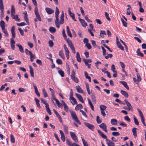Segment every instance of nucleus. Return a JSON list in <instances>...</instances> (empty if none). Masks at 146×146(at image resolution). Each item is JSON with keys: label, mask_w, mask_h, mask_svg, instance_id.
<instances>
[{"label": "nucleus", "mask_w": 146, "mask_h": 146, "mask_svg": "<svg viewBox=\"0 0 146 146\" xmlns=\"http://www.w3.org/2000/svg\"><path fill=\"white\" fill-rule=\"evenodd\" d=\"M105 14L106 18L109 21H110V19L109 17L108 14L106 12H105Z\"/></svg>", "instance_id": "59"}, {"label": "nucleus", "mask_w": 146, "mask_h": 146, "mask_svg": "<svg viewBox=\"0 0 146 146\" xmlns=\"http://www.w3.org/2000/svg\"><path fill=\"white\" fill-rule=\"evenodd\" d=\"M83 61L84 62L86 66H87V64H88V63H91L92 62V60L91 59H83Z\"/></svg>", "instance_id": "31"}, {"label": "nucleus", "mask_w": 146, "mask_h": 146, "mask_svg": "<svg viewBox=\"0 0 146 146\" xmlns=\"http://www.w3.org/2000/svg\"><path fill=\"white\" fill-rule=\"evenodd\" d=\"M104 35H106V34L105 31H100V36L102 37H104Z\"/></svg>", "instance_id": "40"}, {"label": "nucleus", "mask_w": 146, "mask_h": 146, "mask_svg": "<svg viewBox=\"0 0 146 146\" xmlns=\"http://www.w3.org/2000/svg\"><path fill=\"white\" fill-rule=\"evenodd\" d=\"M63 127H64V131L65 133L66 134H68V127L65 125H63Z\"/></svg>", "instance_id": "43"}, {"label": "nucleus", "mask_w": 146, "mask_h": 146, "mask_svg": "<svg viewBox=\"0 0 146 146\" xmlns=\"http://www.w3.org/2000/svg\"><path fill=\"white\" fill-rule=\"evenodd\" d=\"M112 134L114 136H119L120 135V133L119 132L115 131L113 132Z\"/></svg>", "instance_id": "55"}, {"label": "nucleus", "mask_w": 146, "mask_h": 146, "mask_svg": "<svg viewBox=\"0 0 146 146\" xmlns=\"http://www.w3.org/2000/svg\"><path fill=\"white\" fill-rule=\"evenodd\" d=\"M35 102H36V104L37 106V107L38 108H40V104H39V100L37 98H35Z\"/></svg>", "instance_id": "30"}, {"label": "nucleus", "mask_w": 146, "mask_h": 146, "mask_svg": "<svg viewBox=\"0 0 146 146\" xmlns=\"http://www.w3.org/2000/svg\"><path fill=\"white\" fill-rule=\"evenodd\" d=\"M70 100H71L72 101L73 103L71 102V103L72 105H74L75 104H77V102L76 100L74 97L70 99Z\"/></svg>", "instance_id": "42"}, {"label": "nucleus", "mask_w": 146, "mask_h": 146, "mask_svg": "<svg viewBox=\"0 0 146 146\" xmlns=\"http://www.w3.org/2000/svg\"><path fill=\"white\" fill-rule=\"evenodd\" d=\"M84 124L86 127H88L92 131L94 130V126L93 125L86 122H84Z\"/></svg>", "instance_id": "6"}, {"label": "nucleus", "mask_w": 146, "mask_h": 146, "mask_svg": "<svg viewBox=\"0 0 146 146\" xmlns=\"http://www.w3.org/2000/svg\"><path fill=\"white\" fill-rule=\"evenodd\" d=\"M99 126L102 129L106 132H107L108 131L107 129V126L104 123H102L100 125H99Z\"/></svg>", "instance_id": "7"}, {"label": "nucleus", "mask_w": 146, "mask_h": 146, "mask_svg": "<svg viewBox=\"0 0 146 146\" xmlns=\"http://www.w3.org/2000/svg\"><path fill=\"white\" fill-rule=\"evenodd\" d=\"M49 90L50 92H51V95L52 96V97L53 98L54 97V94L55 93L54 91L51 88H49Z\"/></svg>", "instance_id": "44"}, {"label": "nucleus", "mask_w": 146, "mask_h": 146, "mask_svg": "<svg viewBox=\"0 0 146 146\" xmlns=\"http://www.w3.org/2000/svg\"><path fill=\"white\" fill-rule=\"evenodd\" d=\"M0 9L1 12V17H3L4 13L3 11L4 9L3 5V0H0Z\"/></svg>", "instance_id": "4"}, {"label": "nucleus", "mask_w": 146, "mask_h": 146, "mask_svg": "<svg viewBox=\"0 0 146 146\" xmlns=\"http://www.w3.org/2000/svg\"><path fill=\"white\" fill-rule=\"evenodd\" d=\"M84 74L85 76L86 79H88L89 81L90 82H91V77L89 76L88 75V73L87 72H86L85 71L84 72Z\"/></svg>", "instance_id": "37"}, {"label": "nucleus", "mask_w": 146, "mask_h": 146, "mask_svg": "<svg viewBox=\"0 0 146 146\" xmlns=\"http://www.w3.org/2000/svg\"><path fill=\"white\" fill-rule=\"evenodd\" d=\"M56 62L59 64H61L62 63V60L60 59H57L56 60Z\"/></svg>", "instance_id": "61"}, {"label": "nucleus", "mask_w": 146, "mask_h": 146, "mask_svg": "<svg viewBox=\"0 0 146 146\" xmlns=\"http://www.w3.org/2000/svg\"><path fill=\"white\" fill-rule=\"evenodd\" d=\"M100 110H104L106 108V106L104 105H101L100 106Z\"/></svg>", "instance_id": "52"}, {"label": "nucleus", "mask_w": 146, "mask_h": 146, "mask_svg": "<svg viewBox=\"0 0 146 146\" xmlns=\"http://www.w3.org/2000/svg\"><path fill=\"white\" fill-rule=\"evenodd\" d=\"M83 108V106L81 104H79L76 106L75 108V110H79V109H82Z\"/></svg>", "instance_id": "26"}, {"label": "nucleus", "mask_w": 146, "mask_h": 146, "mask_svg": "<svg viewBox=\"0 0 146 146\" xmlns=\"http://www.w3.org/2000/svg\"><path fill=\"white\" fill-rule=\"evenodd\" d=\"M101 47L102 50V54L103 55L105 56L106 54V50L103 46H102Z\"/></svg>", "instance_id": "49"}, {"label": "nucleus", "mask_w": 146, "mask_h": 146, "mask_svg": "<svg viewBox=\"0 0 146 146\" xmlns=\"http://www.w3.org/2000/svg\"><path fill=\"white\" fill-rule=\"evenodd\" d=\"M117 44L118 48H120L121 50H124V48L119 41H117Z\"/></svg>", "instance_id": "21"}, {"label": "nucleus", "mask_w": 146, "mask_h": 146, "mask_svg": "<svg viewBox=\"0 0 146 146\" xmlns=\"http://www.w3.org/2000/svg\"><path fill=\"white\" fill-rule=\"evenodd\" d=\"M117 120L115 119H113L111 120V123L113 125H116L117 124Z\"/></svg>", "instance_id": "23"}, {"label": "nucleus", "mask_w": 146, "mask_h": 146, "mask_svg": "<svg viewBox=\"0 0 146 146\" xmlns=\"http://www.w3.org/2000/svg\"><path fill=\"white\" fill-rule=\"evenodd\" d=\"M16 46L19 47V50L21 52H24L23 49L21 45L20 44H17Z\"/></svg>", "instance_id": "35"}, {"label": "nucleus", "mask_w": 146, "mask_h": 146, "mask_svg": "<svg viewBox=\"0 0 146 146\" xmlns=\"http://www.w3.org/2000/svg\"><path fill=\"white\" fill-rule=\"evenodd\" d=\"M124 119L125 121H126L129 122L131 121V119L130 118L127 116H125L124 117Z\"/></svg>", "instance_id": "58"}, {"label": "nucleus", "mask_w": 146, "mask_h": 146, "mask_svg": "<svg viewBox=\"0 0 146 146\" xmlns=\"http://www.w3.org/2000/svg\"><path fill=\"white\" fill-rule=\"evenodd\" d=\"M45 10L47 13L49 14H51L54 12V10L52 9L47 7L45 8Z\"/></svg>", "instance_id": "13"}, {"label": "nucleus", "mask_w": 146, "mask_h": 146, "mask_svg": "<svg viewBox=\"0 0 146 146\" xmlns=\"http://www.w3.org/2000/svg\"><path fill=\"white\" fill-rule=\"evenodd\" d=\"M29 68L30 69V74L32 77H34V72L33 70V68H32V67L31 66L29 65Z\"/></svg>", "instance_id": "34"}, {"label": "nucleus", "mask_w": 146, "mask_h": 146, "mask_svg": "<svg viewBox=\"0 0 146 146\" xmlns=\"http://www.w3.org/2000/svg\"><path fill=\"white\" fill-rule=\"evenodd\" d=\"M33 86L35 89V94L38 96L40 97V94L38 91V90L36 85L34 84H33Z\"/></svg>", "instance_id": "18"}, {"label": "nucleus", "mask_w": 146, "mask_h": 146, "mask_svg": "<svg viewBox=\"0 0 146 146\" xmlns=\"http://www.w3.org/2000/svg\"><path fill=\"white\" fill-rule=\"evenodd\" d=\"M133 119L135 124L137 125H138L139 124V121L134 116L133 117Z\"/></svg>", "instance_id": "45"}, {"label": "nucleus", "mask_w": 146, "mask_h": 146, "mask_svg": "<svg viewBox=\"0 0 146 146\" xmlns=\"http://www.w3.org/2000/svg\"><path fill=\"white\" fill-rule=\"evenodd\" d=\"M59 132H60V133L61 136V139L62 140V141L64 142L65 141V137L64 134L62 131L61 130H59Z\"/></svg>", "instance_id": "14"}, {"label": "nucleus", "mask_w": 146, "mask_h": 146, "mask_svg": "<svg viewBox=\"0 0 146 146\" xmlns=\"http://www.w3.org/2000/svg\"><path fill=\"white\" fill-rule=\"evenodd\" d=\"M121 20L122 22L123 25L125 27H127V23L122 18L121 19Z\"/></svg>", "instance_id": "48"}, {"label": "nucleus", "mask_w": 146, "mask_h": 146, "mask_svg": "<svg viewBox=\"0 0 146 146\" xmlns=\"http://www.w3.org/2000/svg\"><path fill=\"white\" fill-rule=\"evenodd\" d=\"M66 29L67 30V33L68 36L70 37H72V35L71 34V32L70 30L69 27L68 26H66Z\"/></svg>", "instance_id": "28"}, {"label": "nucleus", "mask_w": 146, "mask_h": 146, "mask_svg": "<svg viewBox=\"0 0 146 146\" xmlns=\"http://www.w3.org/2000/svg\"><path fill=\"white\" fill-rule=\"evenodd\" d=\"M111 70L113 72H116L115 70V67L114 64H112L111 66Z\"/></svg>", "instance_id": "64"}, {"label": "nucleus", "mask_w": 146, "mask_h": 146, "mask_svg": "<svg viewBox=\"0 0 146 146\" xmlns=\"http://www.w3.org/2000/svg\"><path fill=\"white\" fill-rule=\"evenodd\" d=\"M76 58L78 62H81V58L80 57V54L78 52H77L76 53Z\"/></svg>", "instance_id": "33"}, {"label": "nucleus", "mask_w": 146, "mask_h": 146, "mask_svg": "<svg viewBox=\"0 0 146 146\" xmlns=\"http://www.w3.org/2000/svg\"><path fill=\"white\" fill-rule=\"evenodd\" d=\"M70 113L73 119L76 121L80 125L81 124V122L78 119L75 112L74 111H72L70 112Z\"/></svg>", "instance_id": "2"}, {"label": "nucleus", "mask_w": 146, "mask_h": 146, "mask_svg": "<svg viewBox=\"0 0 146 146\" xmlns=\"http://www.w3.org/2000/svg\"><path fill=\"white\" fill-rule=\"evenodd\" d=\"M92 100L93 102L96 103V100L94 94H92L91 96Z\"/></svg>", "instance_id": "29"}, {"label": "nucleus", "mask_w": 146, "mask_h": 146, "mask_svg": "<svg viewBox=\"0 0 146 146\" xmlns=\"http://www.w3.org/2000/svg\"><path fill=\"white\" fill-rule=\"evenodd\" d=\"M65 50V54L67 59L69 58V51L68 48L66 47V44H64L63 46Z\"/></svg>", "instance_id": "5"}, {"label": "nucleus", "mask_w": 146, "mask_h": 146, "mask_svg": "<svg viewBox=\"0 0 146 146\" xmlns=\"http://www.w3.org/2000/svg\"><path fill=\"white\" fill-rule=\"evenodd\" d=\"M76 83H77L79 82V80L77 78L75 77V76L71 78Z\"/></svg>", "instance_id": "54"}, {"label": "nucleus", "mask_w": 146, "mask_h": 146, "mask_svg": "<svg viewBox=\"0 0 146 146\" xmlns=\"http://www.w3.org/2000/svg\"><path fill=\"white\" fill-rule=\"evenodd\" d=\"M0 26L1 29L5 28V23L3 21H1L0 22Z\"/></svg>", "instance_id": "38"}, {"label": "nucleus", "mask_w": 146, "mask_h": 146, "mask_svg": "<svg viewBox=\"0 0 146 146\" xmlns=\"http://www.w3.org/2000/svg\"><path fill=\"white\" fill-rule=\"evenodd\" d=\"M70 135L71 137L73 140L76 142H78V140L77 139V137L75 133L74 132L71 131L70 132Z\"/></svg>", "instance_id": "3"}, {"label": "nucleus", "mask_w": 146, "mask_h": 146, "mask_svg": "<svg viewBox=\"0 0 146 146\" xmlns=\"http://www.w3.org/2000/svg\"><path fill=\"white\" fill-rule=\"evenodd\" d=\"M68 12L69 15L71 17L72 19L75 21H76V20L74 14L72 13L70 11V7L68 8Z\"/></svg>", "instance_id": "9"}, {"label": "nucleus", "mask_w": 146, "mask_h": 146, "mask_svg": "<svg viewBox=\"0 0 146 146\" xmlns=\"http://www.w3.org/2000/svg\"><path fill=\"white\" fill-rule=\"evenodd\" d=\"M79 19L80 22L83 27H86L87 26V24L84 20L80 18H79Z\"/></svg>", "instance_id": "12"}, {"label": "nucleus", "mask_w": 146, "mask_h": 146, "mask_svg": "<svg viewBox=\"0 0 146 146\" xmlns=\"http://www.w3.org/2000/svg\"><path fill=\"white\" fill-rule=\"evenodd\" d=\"M49 31L51 33H54L56 31L55 29L53 27H50L49 29Z\"/></svg>", "instance_id": "39"}, {"label": "nucleus", "mask_w": 146, "mask_h": 146, "mask_svg": "<svg viewBox=\"0 0 146 146\" xmlns=\"http://www.w3.org/2000/svg\"><path fill=\"white\" fill-rule=\"evenodd\" d=\"M59 55L60 56V57L64 59L65 58V56L64 54L63 53L62 50H61L59 51Z\"/></svg>", "instance_id": "32"}, {"label": "nucleus", "mask_w": 146, "mask_h": 146, "mask_svg": "<svg viewBox=\"0 0 146 146\" xmlns=\"http://www.w3.org/2000/svg\"><path fill=\"white\" fill-rule=\"evenodd\" d=\"M15 27L14 26H13L11 29V32L12 34V38H15Z\"/></svg>", "instance_id": "11"}, {"label": "nucleus", "mask_w": 146, "mask_h": 146, "mask_svg": "<svg viewBox=\"0 0 146 146\" xmlns=\"http://www.w3.org/2000/svg\"><path fill=\"white\" fill-rule=\"evenodd\" d=\"M124 101L125 102L127 106V108L128 109V111L130 110H132L133 107L130 103H129L126 99H125L124 100Z\"/></svg>", "instance_id": "8"}, {"label": "nucleus", "mask_w": 146, "mask_h": 146, "mask_svg": "<svg viewBox=\"0 0 146 146\" xmlns=\"http://www.w3.org/2000/svg\"><path fill=\"white\" fill-rule=\"evenodd\" d=\"M76 88L77 91L78 92L81 93H83L84 91L79 86H76Z\"/></svg>", "instance_id": "17"}, {"label": "nucleus", "mask_w": 146, "mask_h": 146, "mask_svg": "<svg viewBox=\"0 0 146 146\" xmlns=\"http://www.w3.org/2000/svg\"><path fill=\"white\" fill-rule=\"evenodd\" d=\"M17 25L18 26H23L26 25V24L25 22H23L20 23H17Z\"/></svg>", "instance_id": "57"}, {"label": "nucleus", "mask_w": 146, "mask_h": 146, "mask_svg": "<svg viewBox=\"0 0 146 146\" xmlns=\"http://www.w3.org/2000/svg\"><path fill=\"white\" fill-rule=\"evenodd\" d=\"M136 128L133 127L132 128V131L134 137L136 138L137 137V133L136 131Z\"/></svg>", "instance_id": "24"}, {"label": "nucleus", "mask_w": 146, "mask_h": 146, "mask_svg": "<svg viewBox=\"0 0 146 146\" xmlns=\"http://www.w3.org/2000/svg\"><path fill=\"white\" fill-rule=\"evenodd\" d=\"M107 144L108 146H114L115 143H114L112 142L111 141L109 140H108V141H106Z\"/></svg>", "instance_id": "19"}, {"label": "nucleus", "mask_w": 146, "mask_h": 146, "mask_svg": "<svg viewBox=\"0 0 146 146\" xmlns=\"http://www.w3.org/2000/svg\"><path fill=\"white\" fill-rule=\"evenodd\" d=\"M2 30L3 32L4 33L5 36L6 37H8L9 35L6 29H5V28L2 29Z\"/></svg>", "instance_id": "36"}, {"label": "nucleus", "mask_w": 146, "mask_h": 146, "mask_svg": "<svg viewBox=\"0 0 146 146\" xmlns=\"http://www.w3.org/2000/svg\"><path fill=\"white\" fill-rule=\"evenodd\" d=\"M13 19H14L15 21L19 22L20 20V19L18 17V15H14L12 16H11Z\"/></svg>", "instance_id": "27"}, {"label": "nucleus", "mask_w": 146, "mask_h": 146, "mask_svg": "<svg viewBox=\"0 0 146 146\" xmlns=\"http://www.w3.org/2000/svg\"><path fill=\"white\" fill-rule=\"evenodd\" d=\"M76 95L77 98L80 102L82 103H84V102L83 98L80 95L76 93Z\"/></svg>", "instance_id": "15"}, {"label": "nucleus", "mask_w": 146, "mask_h": 146, "mask_svg": "<svg viewBox=\"0 0 146 146\" xmlns=\"http://www.w3.org/2000/svg\"><path fill=\"white\" fill-rule=\"evenodd\" d=\"M137 55L138 56L141 57H143L144 56L143 54L141 53L140 51V49L139 48L137 49L136 51Z\"/></svg>", "instance_id": "22"}, {"label": "nucleus", "mask_w": 146, "mask_h": 146, "mask_svg": "<svg viewBox=\"0 0 146 146\" xmlns=\"http://www.w3.org/2000/svg\"><path fill=\"white\" fill-rule=\"evenodd\" d=\"M97 131L100 135L102 138L106 139V141L108 140V139H107V136L103 134L100 130L98 129Z\"/></svg>", "instance_id": "10"}, {"label": "nucleus", "mask_w": 146, "mask_h": 146, "mask_svg": "<svg viewBox=\"0 0 146 146\" xmlns=\"http://www.w3.org/2000/svg\"><path fill=\"white\" fill-rule=\"evenodd\" d=\"M59 13V10L58 7H56L55 13L56 19L55 20V23L56 26L58 28L60 27V24H63L64 21V14L63 11H62V14L60 17V22L58 19V15Z\"/></svg>", "instance_id": "1"}, {"label": "nucleus", "mask_w": 146, "mask_h": 146, "mask_svg": "<svg viewBox=\"0 0 146 146\" xmlns=\"http://www.w3.org/2000/svg\"><path fill=\"white\" fill-rule=\"evenodd\" d=\"M64 110L66 112L68 111V107L67 105L66 104L64 105Z\"/></svg>", "instance_id": "62"}, {"label": "nucleus", "mask_w": 146, "mask_h": 146, "mask_svg": "<svg viewBox=\"0 0 146 146\" xmlns=\"http://www.w3.org/2000/svg\"><path fill=\"white\" fill-rule=\"evenodd\" d=\"M120 40L123 44V46H125V48L126 50V51L128 52V48L127 47V46L125 44V42L124 41H123L122 40H121V39Z\"/></svg>", "instance_id": "46"}, {"label": "nucleus", "mask_w": 146, "mask_h": 146, "mask_svg": "<svg viewBox=\"0 0 146 146\" xmlns=\"http://www.w3.org/2000/svg\"><path fill=\"white\" fill-rule=\"evenodd\" d=\"M11 16H12L14 15H15V7L13 5H12L11 6Z\"/></svg>", "instance_id": "20"}, {"label": "nucleus", "mask_w": 146, "mask_h": 146, "mask_svg": "<svg viewBox=\"0 0 146 146\" xmlns=\"http://www.w3.org/2000/svg\"><path fill=\"white\" fill-rule=\"evenodd\" d=\"M85 46L89 49H90L92 48V46L89 43H86V44Z\"/></svg>", "instance_id": "60"}, {"label": "nucleus", "mask_w": 146, "mask_h": 146, "mask_svg": "<svg viewBox=\"0 0 146 146\" xmlns=\"http://www.w3.org/2000/svg\"><path fill=\"white\" fill-rule=\"evenodd\" d=\"M120 82L122 84L124 87L127 90H129V87L127 85V83L124 81H121Z\"/></svg>", "instance_id": "16"}, {"label": "nucleus", "mask_w": 146, "mask_h": 146, "mask_svg": "<svg viewBox=\"0 0 146 146\" xmlns=\"http://www.w3.org/2000/svg\"><path fill=\"white\" fill-rule=\"evenodd\" d=\"M56 117H58V120H59L60 122V123H62V119L60 116V115H59V114H57L56 115Z\"/></svg>", "instance_id": "56"}, {"label": "nucleus", "mask_w": 146, "mask_h": 146, "mask_svg": "<svg viewBox=\"0 0 146 146\" xmlns=\"http://www.w3.org/2000/svg\"><path fill=\"white\" fill-rule=\"evenodd\" d=\"M58 72L62 77H63L64 76V73L63 71L60 70L58 71Z\"/></svg>", "instance_id": "51"}, {"label": "nucleus", "mask_w": 146, "mask_h": 146, "mask_svg": "<svg viewBox=\"0 0 146 146\" xmlns=\"http://www.w3.org/2000/svg\"><path fill=\"white\" fill-rule=\"evenodd\" d=\"M36 17L38 19V21H41V19L40 17V16L39 13L36 14H35Z\"/></svg>", "instance_id": "63"}, {"label": "nucleus", "mask_w": 146, "mask_h": 146, "mask_svg": "<svg viewBox=\"0 0 146 146\" xmlns=\"http://www.w3.org/2000/svg\"><path fill=\"white\" fill-rule=\"evenodd\" d=\"M49 46L50 47H52L54 45V43L52 40H50L48 41Z\"/></svg>", "instance_id": "50"}, {"label": "nucleus", "mask_w": 146, "mask_h": 146, "mask_svg": "<svg viewBox=\"0 0 146 146\" xmlns=\"http://www.w3.org/2000/svg\"><path fill=\"white\" fill-rule=\"evenodd\" d=\"M137 77L138 81H139V82L141 80V79L140 76L138 73H137Z\"/></svg>", "instance_id": "53"}, {"label": "nucleus", "mask_w": 146, "mask_h": 146, "mask_svg": "<svg viewBox=\"0 0 146 146\" xmlns=\"http://www.w3.org/2000/svg\"><path fill=\"white\" fill-rule=\"evenodd\" d=\"M121 92L122 94L124 97L126 98H128V97L129 95L128 93L127 92L123 90H121Z\"/></svg>", "instance_id": "25"}, {"label": "nucleus", "mask_w": 146, "mask_h": 146, "mask_svg": "<svg viewBox=\"0 0 146 146\" xmlns=\"http://www.w3.org/2000/svg\"><path fill=\"white\" fill-rule=\"evenodd\" d=\"M10 138H11V142L13 143H15V137L13 135H12V134L10 135Z\"/></svg>", "instance_id": "41"}, {"label": "nucleus", "mask_w": 146, "mask_h": 146, "mask_svg": "<svg viewBox=\"0 0 146 146\" xmlns=\"http://www.w3.org/2000/svg\"><path fill=\"white\" fill-rule=\"evenodd\" d=\"M25 53L27 55H30L32 54V52L31 51L27 49H25Z\"/></svg>", "instance_id": "47"}]
</instances>
